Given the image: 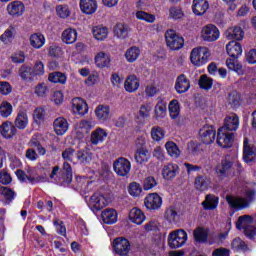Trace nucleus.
I'll use <instances>...</instances> for the list:
<instances>
[{"instance_id": "nucleus-1", "label": "nucleus", "mask_w": 256, "mask_h": 256, "mask_svg": "<svg viewBox=\"0 0 256 256\" xmlns=\"http://www.w3.org/2000/svg\"><path fill=\"white\" fill-rule=\"evenodd\" d=\"M77 158V152L74 148H66L62 151V159L65 161L63 163V167L61 170L60 176L57 175L59 173V166H54L52 168V172L50 174V179L52 183H55L56 185H62L65 187V185H69L71 181H73V169L71 168V164L77 165L76 162Z\"/></svg>"}, {"instance_id": "nucleus-2", "label": "nucleus", "mask_w": 256, "mask_h": 256, "mask_svg": "<svg viewBox=\"0 0 256 256\" xmlns=\"http://www.w3.org/2000/svg\"><path fill=\"white\" fill-rule=\"evenodd\" d=\"M28 146L30 148L26 150L25 157L26 159H29V161H37L39 155L44 156L47 154V150L41 145V141L37 139V136L31 138Z\"/></svg>"}, {"instance_id": "nucleus-3", "label": "nucleus", "mask_w": 256, "mask_h": 256, "mask_svg": "<svg viewBox=\"0 0 256 256\" xmlns=\"http://www.w3.org/2000/svg\"><path fill=\"white\" fill-rule=\"evenodd\" d=\"M187 243V232L183 229L174 230L168 235V245L170 249H179Z\"/></svg>"}, {"instance_id": "nucleus-4", "label": "nucleus", "mask_w": 256, "mask_h": 256, "mask_svg": "<svg viewBox=\"0 0 256 256\" xmlns=\"http://www.w3.org/2000/svg\"><path fill=\"white\" fill-rule=\"evenodd\" d=\"M210 55L211 54L207 47L194 48L190 55V61L193 65H197L199 67L201 65H205V63L209 61Z\"/></svg>"}, {"instance_id": "nucleus-5", "label": "nucleus", "mask_w": 256, "mask_h": 256, "mask_svg": "<svg viewBox=\"0 0 256 256\" xmlns=\"http://www.w3.org/2000/svg\"><path fill=\"white\" fill-rule=\"evenodd\" d=\"M166 45L172 51H179L185 45L183 37L179 36L175 30H168L165 33Z\"/></svg>"}, {"instance_id": "nucleus-6", "label": "nucleus", "mask_w": 256, "mask_h": 256, "mask_svg": "<svg viewBox=\"0 0 256 256\" xmlns=\"http://www.w3.org/2000/svg\"><path fill=\"white\" fill-rule=\"evenodd\" d=\"M113 169L118 177H127L131 173V161L125 157H119L113 162Z\"/></svg>"}, {"instance_id": "nucleus-7", "label": "nucleus", "mask_w": 256, "mask_h": 256, "mask_svg": "<svg viewBox=\"0 0 256 256\" xmlns=\"http://www.w3.org/2000/svg\"><path fill=\"white\" fill-rule=\"evenodd\" d=\"M112 247L118 256H129V252L131 251V242L127 240V238L118 237L115 238Z\"/></svg>"}, {"instance_id": "nucleus-8", "label": "nucleus", "mask_w": 256, "mask_h": 256, "mask_svg": "<svg viewBox=\"0 0 256 256\" xmlns=\"http://www.w3.org/2000/svg\"><path fill=\"white\" fill-rule=\"evenodd\" d=\"M217 143L224 149H229L233 146L234 136L232 132H228L225 128L218 129Z\"/></svg>"}, {"instance_id": "nucleus-9", "label": "nucleus", "mask_w": 256, "mask_h": 256, "mask_svg": "<svg viewBox=\"0 0 256 256\" xmlns=\"http://www.w3.org/2000/svg\"><path fill=\"white\" fill-rule=\"evenodd\" d=\"M145 207L152 211H157V209H161L163 205V198L159 196L157 193H150L148 197L144 200Z\"/></svg>"}, {"instance_id": "nucleus-10", "label": "nucleus", "mask_w": 256, "mask_h": 256, "mask_svg": "<svg viewBox=\"0 0 256 256\" xmlns=\"http://www.w3.org/2000/svg\"><path fill=\"white\" fill-rule=\"evenodd\" d=\"M89 207L92 211H101V209L107 207V199L103 194L96 192L90 198Z\"/></svg>"}, {"instance_id": "nucleus-11", "label": "nucleus", "mask_w": 256, "mask_h": 256, "mask_svg": "<svg viewBox=\"0 0 256 256\" xmlns=\"http://www.w3.org/2000/svg\"><path fill=\"white\" fill-rule=\"evenodd\" d=\"M216 130L213 126L206 125L199 131V136L205 145H211L215 141Z\"/></svg>"}, {"instance_id": "nucleus-12", "label": "nucleus", "mask_w": 256, "mask_h": 256, "mask_svg": "<svg viewBox=\"0 0 256 256\" xmlns=\"http://www.w3.org/2000/svg\"><path fill=\"white\" fill-rule=\"evenodd\" d=\"M202 39L208 42L217 41L219 39V29L212 24L206 25L202 29Z\"/></svg>"}, {"instance_id": "nucleus-13", "label": "nucleus", "mask_w": 256, "mask_h": 256, "mask_svg": "<svg viewBox=\"0 0 256 256\" xmlns=\"http://www.w3.org/2000/svg\"><path fill=\"white\" fill-rule=\"evenodd\" d=\"M7 11L12 17H21L25 13V4L21 1H13L8 4Z\"/></svg>"}, {"instance_id": "nucleus-14", "label": "nucleus", "mask_w": 256, "mask_h": 256, "mask_svg": "<svg viewBox=\"0 0 256 256\" xmlns=\"http://www.w3.org/2000/svg\"><path fill=\"white\" fill-rule=\"evenodd\" d=\"M95 115L101 123L109 121L111 119V107L109 105L100 104L95 109Z\"/></svg>"}, {"instance_id": "nucleus-15", "label": "nucleus", "mask_w": 256, "mask_h": 256, "mask_svg": "<svg viewBox=\"0 0 256 256\" xmlns=\"http://www.w3.org/2000/svg\"><path fill=\"white\" fill-rule=\"evenodd\" d=\"M190 88H191V82L189 81V79H187L185 74H180L176 78V82H175L176 91L181 95L183 93H187V91H189Z\"/></svg>"}, {"instance_id": "nucleus-16", "label": "nucleus", "mask_w": 256, "mask_h": 256, "mask_svg": "<svg viewBox=\"0 0 256 256\" xmlns=\"http://www.w3.org/2000/svg\"><path fill=\"white\" fill-rule=\"evenodd\" d=\"M72 111L75 115H85L89 111L87 102L81 98L72 99Z\"/></svg>"}, {"instance_id": "nucleus-17", "label": "nucleus", "mask_w": 256, "mask_h": 256, "mask_svg": "<svg viewBox=\"0 0 256 256\" xmlns=\"http://www.w3.org/2000/svg\"><path fill=\"white\" fill-rule=\"evenodd\" d=\"M53 127L56 135H65L69 131V122L63 117H58L54 120Z\"/></svg>"}, {"instance_id": "nucleus-18", "label": "nucleus", "mask_w": 256, "mask_h": 256, "mask_svg": "<svg viewBox=\"0 0 256 256\" xmlns=\"http://www.w3.org/2000/svg\"><path fill=\"white\" fill-rule=\"evenodd\" d=\"M256 157V148L249 145V140L244 139V149H243V160L244 163H252L255 161Z\"/></svg>"}, {"instance_id": "nucleus-19", "label": "nucleus", "mask_w": 256, "mask_h": 256, "mask_svg": "<svg viewBox=\"0 0 256 256\" xmlns=\"http://www.w3.org/2000/svg\"><path fill=\"white\" fill-rule=\"evenodd\" d=\"M231 167H233V163L226 158L221 161L220 164H217L215 168V172L217 177L220 179H225L227 177V173H229Z\"/></svg>"}, {"instance_id": "nucleus-20", "label": "nucleus", "mask_w": 256, "mask_h": 256, "mask_svg": "<svg viewBox=\"0 0 256 256\" xmlns=\"http://www.w3.org/2000/svg\"><path fill=\"white\" fill-rule=\"evenodd\" d=\"M220 129H224V131H235L239 129V116L237 114H231L227 116L224 120V126Z\"/></svg>"}, {"instance_id": "nucleus-21", "label": "nucleus", "mask_w": 256, "mask_h": 256, "mask_svg": "<svg viewBox=\"0 0 256 256\" xmlns=\"http://www.w3.org/2000/svg\"><path fill=\"white\" fill-rule=\"evenodd\" d=\"M226 51L232 59H239L240 55L243 53V47L236 41H230L226 45Z\"/></svg>"}, {"instance_id": "nucleus-22", "label": "nucleus", "mask_w": 256, "mask_h": 256, "mask_svg": "<svg viewBox=\"0 0 256 256\" xmlns=\"http://www.w3.org/2000/svg\"><path fill=\"white\" fill-rule=\"evenodd\" d=\"M209 10V2L207 0H193L192 11L195 15H205Z\"/></svg>"}, {"instance_id": "nucleus-23", "label": "nucleus", "mask_w": 256, "mask_h": 256, "mask_svg": "<svg viewBox=\"0 0 256 256\" xmlns=\"http://www.w3.org/2000/svg\"><path fill=\"white\" fill-rule=\"evenodd\" d=\"M140 86L141 82L135 75L128 76L124 82V88L127 93H135V91H137Z\"/></svg>"}, {"instance_id": "nucleus-24", "label": "nucleus", "mask_w": 256, "mask_h": 256, "mask_svg": "<svg viewBox=\"0 0 256 256\" xmlns=\"http://www.w3.org/2000/svg\"><path fill=\"white\" fill-rule=\"evenodd\" d=\"M177 173H179V165L177 164L169 163L162 169V175L167 181L175 179V177H177Z\"/></svg>"}, {"instance_id": "nucleus-25", "label": "nucleus", "mask_w": 256, "mask_h": 256, "mask_svg": "<svg viewBox=\"0 0 256 256\" xmlns=\"http://www.w3.org/2000/svg\"><path fill=\"white\" fill-rule=\"evenodd\" d=\"M194 187L197 191H207L211 187V178L207 175H198L194 181Z\"/></svg>"}, {"instance_id": "nucleus-26", "label": "nucleus", "mask_w": 256, "mask_h": 256, "mask_svg": "<svg viewBox=\"0 0 256 256\" xmlns=\"http://www.w3.org/2000/svg\"><path fill=\"white\" fill-rule=\"evenodd\" d=\"M107 138V132L103 128H96L91 132L90 135V143L91 145H99V143H103Z\"/></svg>"}, {"instance_id": "nucleus-27", "label": "nucleus", "mask_w": 256, "mask_h": 256, "mask_svg": "<svg viewBox=\"0 0 256 256\" xmlns=\"http://www.w3.org/2000/svg\"><path fill=\"white\" fill-rule=\"evenodd\" d=\"M226 201L232 209H245L249 207V202L245 198H237L235 196H226Z\"/></svg>"}, {"instance_id": "nucleus-28", "label": "nucleus", "mask_w": 256, "mask_h": 256, "mask_svg": "<svg viewBox=\"0 0 256 256\" xmlns=\"http://www.w3.org/2000/svg\"><path fill=\"white\" fill-rule=\"evenodd\" d=\"M80 9L85 15H93L97 11V0H80Z\"/></svg>"}, {"instance_id": "nucleus-29", "label": "nucleus", "mask_w": 256, "mask_h": 256, "mask_svg": "<svg viewBox=\"0 0 256 256\" xmlns=\"http://www.w3.org/2000/svg\"><path fill=\"white\" fill-rule=\"evenodd\" d=\"M0 133L5 139H11V137L17 135V127L11 122H4L0 126Z\"/></svg>"}, {"instance_id": "nucleus-30", "label": "nucleus", "mask_w": 256, "mask_h": 256, "mask_svg": "<svg viewBox=\"0 0 256 256\" xmlns=\"http://www.w3.org/2000/svg\"><path fill=\"white\" fill-rule=\"evenodd\" d=\"M101 218L106 225H113V223H117V211L112 208H106L102 211Z\"/></svg>"}, {"instance_id": "nucleus-31", "label": "nucleus", "mask_w": 256, "mask_h": 256, "mask_svg": "<svg viewBox=\"0 0 256 256\" xmlns=\"http://www.w3.org/2000/svg\"><path fill=\"white\" fill-rule=\"evenodd\" d=\"M226 38L231 41V39H235L236 41H241L243 37H245V32L239 26L231 27L225 32Z\"/></svg>"}, {"instance_id": "nucleus-32", "label": "nucleus", "mask_w": 256, "mask_h": 256, "mask_svg": "<svg viewBox=\"0 0 256 256\" xmlns=\"http://www.w3.org/2000/svg\"><path fill=\"white\" fill-rule=\"evenodd\" d=\"M91 161H93V153L89 150L82 149L76 152V164L89 165Z\"/></svg>"}, {"instance_id": "nucleus-33", "label": "nucleus", "mask_w": 256, "mask_h": 256, "mask_svg": "<svg viewBox=\"0 0 256 256\" xmlns=\"http://www.w3.org/2000/svg\"><path fill=\"white\" fill-rule=\"evenodd\" d=\"M193 234L195 241L198 243H209V229L197 227Z\"/></svg>"}, {"instance_id": "nucleus-34", "label": "nucleus", "mask_w": 256, "mask_h": 256, "mask_svg": "<svg viewBox=\"0 0 256 256\" xmlns=\"http://www.w3.org/2000/svg\"><path fill=\"white\" fill-rule=\"evenodd\" d=\"M62 41L66 45H73L77 41V30L72 28H67L62 32Z\"/></svg>"}, {"instance_id": "nucleus-35", "label": "nucleus", "mask_w": 256, "mask_h": 256, "mask_svg": "<svg viewBox=\"0 0 256 256\" xmlns=\"http://www.w3.org/2000/svg\"><path fill=\"white\" fill-rule=\"evenodd\" d=\"M95 65L96 67H99L100 69H103L105 67H109L111 64V57L105 52H99L95 58Z\"/></svg>"}, {"instance_id": "nucleus-36", "label": "nucleus", "mask_w": 256, "mask_h": 256, "mask_svg": "<svg viewBox=\"0 0 256 256\" xmlns=\"http://www.w3.org/2000/svg\"><path fill=\"white\" fill-rule=\"evenodd\" d=\"M217 205H219V198L213 194L206 195L205 201L202 202V207L206 211H212L213 209H216Z\"/></svg>"}, {"instance_id": "nucleus-37", "label": "nucleus", "mask_w": 256, "mask_h": 256, "mask_svg": "<svg viewBox=\"0 0 256 256\" xmlns=\"http://www.w3.org/2000/svg\"><path fill=\"white\" fill-rule=\"evenodd\" d=\"M231 248L233 251H242V253H247V251H251V247L247 242L243 241L240 237H236L232 240Z\"/></svg>"}, {"instance_id": "nucleus-38", "label": "nucleus", "mask_w": 256, "mask_h": 256, "mask_svg": "<svg viewBox=\"0 0 256 256\" xmlns=\"http://www.w3.org/2000/svg\"><path fill=\"white\" fill-rule=\"evenodd\" d=\"M251 225H253V217H251L250 215L240 216L238 218V221L236 222V228L239 231H245L246 229L251 227Z\"/></svg>"}, {"instance_id": "nucleus-39", "label": "nucleus", "mask_w": 256, "mask_h": 256, "mask_svg": "<svg viewBox=\"0 0 256 256\" xmlns=\"http://www.w3.org/2000/svg\"><path fill=\"white\" fill-rule=\"evenodd\" d=\"M129 219L130 221H132V223H135L136 225H141V223L145 221V214L143 213V211H141V209L133 208L132 210H130Z\"/></svg>"}, {"instance_id": "nucleus-40", "label": "nucleus", "mask_w": 256, "mask_h": 256, "mask_svg": "<svg viewBox=\"0 0 256 256\" xmlns=\"http://www.w3.org/2000/svg\"><path fill=\"white\" fill-rule=\"evenodd\" d=\"M134 159L136 163L139 165H143V163H147L149 161V150L147 148H138L135 152Z\"/></svg>"}, {"instance_id": "nucleus-41", "label": "nucleus", "mask_w": 256, "mask_h": 256, "mask_svg": "<svg viewBox=\"0 0 256 256\" xmlns=\"http://www.w3.org/2000/svg\"><path fill=\"white\" fill-rule=\"evenodd\" d=\"M165 149L170 157H172L173 159H179L181 155V150L179 149V146H177L175 142H166Z\"/></svg>"}, {"instance_id": "nucleus-42", "label": "nucleus", "mask_w": 256, "mask_h": 256, "mask_svg": "<svg viewBox=\"0 0 256 256\" xmlns=\"http://www.w3.org/2000/svg\"><path fill=\"white\" fill-rule=\"evenodd\" d=\"M30 45L34 49H41L45 45V36L41 33H34L30 36Z\"/></svg>"}, {"instance_id": "nucleus-43", "label": "nucleus", "mask_w": 256, "mask_h": 256, "mask_svg": "<svg viewBox=\"0 0 256 256\" xmlns=\"http://www.w3.org/2000/svg\"><path fill=\"white\" fill-rule=\"evenodd\" d=\"M27 125H29V116L25 112H19L14 121V126L17 129H27Z\"/></svg>"}, {"instance_id": "nucleus-44", "label": "nucleus", "mask_w": 256, "mask_h": 256, "mask_svg": "<svg viewBox=\"0 0 256 256\" xmlns=\"http://www.w3.org/2000/svg\"><path fill=\"white\" fill-rule=\"evenodd\" d=\"M114 35L118 37V39H126L129 35V26L123 23L116 24L114 26Z\"/></svg>"}, {"instance_id": "nucleus-45", "label": "nucleus", "mask_w": 256, "mask_h": 256, "mask_svg": "<svg viewBox=\"0 0 256 256\" xmlns=\"http://www.w3.org/2000/svg\"><path fill=\"white\" fill-rule=\"evenodd\" d=\"M229 236V232L218 233L214 235H210L208 237V244L210 245H223L225 239Z\"/></svg>"}, {"instance_id": "nucleus-46", "label": "nucleus", "mask_w": 256, "mask_h": 256, "mask_svg": "<svg viewBox=\"0 0 256 256\" xmlns=\"http://www.w3.org/2000/svg\"><path fill=\"white\" fill-rule=\"evenodd\" d=\"M50 83H60V85H65L67 83V75L63 72H52L48 76Z\"/></svg>"}, {"instance_id": "nucleus-47", "label": "nucleus", "mask_w": 256, "mask_h": 256, "mask_svg": "<svg viewBox=\"0 0 256 256\" xmlns=\"http://www.w3.org/2000/svg\"><path fill=\"white\" fill-rule=\"evenodd\" d=\"M139 55H141V50L136 46L130 47L125 53L128 63H135L139 59Z\"/></svg>"}, {"instance_id": "nucleus-48", "label": "nucleus", "mask_w": 256, "mask_h": 256, "mask_svg": "<svg viewBox=\"0 0 256 256\" xmlns=\"http://www.w3.org/2000/svg\"><path fill=\"white\" fill-rule=\"evenodd\" d=\"M164 217L169 223H177L179 221V212H177V208L170 206L166 209Z\"/></svg>"}, {"instance_id": "nucleus-49", "label": "nucleus", "mask_w": 256, "mask_h": 256, "mask_svg": "<svg viewBox=\"0 0 256 256\" xmlns=\"http://www.w3.org/2000/svg\"><path fill=\"white\" fill-rule=\"evenodd\" d=\"M92 33H93L95 39H97V41H103V39H107L109 30L107 29V27L95 26L92 29Z\"/></svg>"}, {"instance_id": "nucleus-50", "label": "nucleus", "mask_w": 256, "mask_h": 256, "mask_svg": "<svg viewBox=\"0 0 256 256\" xmlns=\"http://www.w3.org/2000/svg\"><path fill=\"white\" fill-rule=\"evenodd\" d=\"M171 119H177L179 113H181V106L178 100H172L168 106Z\"/></svg>"}, {"instance_id": "nucleus-51", "label": "nucleus", "mask_w": 256, "mask_h": 256, "mask_svg": "<svg viewBox=\"0 0 256 256\" xmlns=\"http://www.w3.org/2000/svg\"><path fill=\"white\" fill-rule=\"evenodd\" d=\"M18 74H19V77L23 79V81H29V79L33 77V68H31V66L22 65L19 68Z\"/></svg>"}, {"instance_id": "nucleus-52", "label": "nucleus", "mask_w": 256, "mask_h": 256, "mask_svg": "<svg viewBox=\"0 0 256 256\" xmlns=\"http://www.w3.org/2000/svg\"><path fill=\"white\" fill-rule=\"evenodd\" d=\"M198 85H199L200 89H205L206 91H209V89H211V87H213V78H210L207 75H202V76H200Z\"/></svg>"}, {"instance_id": "nucleus-53", "label": "nucleus", "mask_w": 256, "mask_h": 256, "mask_svg": "<svg viewBox=\"0 0 256 256\" xmlns=\"http://www.w3.org/2000/svg\"><path fill=\"white\" fill-rule=\"evenodd\" d=\"M226 66L230 71H235L238 75H243V66L238 62H235L234 59L228 58L226 60Z\"/></svg>"}, {"instance_id": "nucleus-54", "label": "nucleus", "mask_w": 256, "mask_h": 256, "mask_svg": "<svg viewBox=\"0 0 256 256\" xmlns=\"http://www.w3.org/2000/svg\"><path fill=\"white\" fill-rule=\"evenodd\" d=\"M157 185H159V183L155 177L147 176L143 182V189L144 191H150V189H154V187H157Z\"/></svg>"}, {"instance_id": "nucleus-55", "label": "nucleus", "mask_w": 256, "mask_h": 256, "mask_svg": "<svg viewBox=\"0 0 256 256\" xmlns=\"http://www.w3.org/2000/svg\"><path fill=\"white\" fill-rule=\"evenodd\" d=\"M151 137L153 141H161V139H165V130L159 126L153 127L151 130Z\"/></svg>"}, {"instance_id": "nucleus-56", "label": "nucleus", "mask_w": 256, "mask_h": 256, "mask_svg": "<svg viewBox=\"0 0 256 256\" xmlns=\"http://www.w3.org/2000/svg\"><path fill=\"white\" fill-rule=\"evenodd\" d=\"M136 18L140 21H146V23H155V15L149 14L145 11H138L136 12Z\"/></svg>"}, {"instance_id": "nucleus-57", "label": "nucleus", "mask_w": 256, "mask_h": 256, "mask_svg": "<svg viewBox=\"0 0 256 256\" xmlns=\"http://www.w3.org/2000/svg\"><path fill=\"white\" fill-rule=\"evenodd\" d=\"M187 151L190 155H193L194 157L199 155L203 149H201V144L197 142H189L187 145Z\"/></svg>"}, {"instance_id": "nucleus-58", "label": "nucleus", "mask_w": 256, "mask_h": 256, "mask_svg": "<svg viewBox=\"0 0 256 256\" xmlns=\"http://www.w3.org/2000/svg\"><path fill=\"white\" fill-rule=\"evenodd\" d=\"M13 113V106L9 102H2L0 105L1 117H9Z\"/></svg>"}, {"instance_id": "nucleus-59", "label": "nucleus", "mask_w": 256, "mask_h": 256, "mask_svg": "<svg viewBox=\"0 0 256 256\" xmlns=\"http://www.w3.org/2000/svg\"><path fill=\"white\" fill-rule=\"evenodd\" d=\"M33 117H34L35 123H37L38 125H41V123H43V121H45V109L36 108L34 110Z\"/></svg>"}, {"instance_id": "nucleus-60", "label": "nucleus", "mask_w": 256, "mask_h": 256, "mask_svg": "<svg viewBox=\"0 0 256 256\" xmlns=\"http://www.w3.org/2000/svg\"><path fill=\"white\" fill-rule=\"evenodd\" d=\"M56 13L60 16L61 19H67L71 15V11L69 10V6L67 5H59L56 7Z\"/></svg>"}, {"instance_id": "nucleus-61", "label": "nucleus", "mask_w": 256, "mask_h": 256, "mask_svg": "<svg viewBox=\"0 0 256 256\" xmlns=\"http://www.w3.org/2000/svg\"><path fill=\"white\" fill-rule=\"evenodd\" d=\"M143 189L141 188V185L137 182H132L129 185V193L132 195V197H139L141 195V192Z\"/></svg>"}, {"instance_id": "nucleus-62", "label": "nucleus", "mask_w": 256, "mask_h": 256, "mask_svg": "<svg viewBox=\"0 0 256 256\" xmlns=\"http://www.w3.org/2000/svg\"><path fill=\"white\" fill-rule=\"evenodd\" d=\"M167 113V104L164 102H158L155 106V115L156 117H165Z\"/></svg>"}, {"instance_id": "nucleus-63", "label": "nucleus", "mask_w": 256, "mask_h": 256, "mask_svg": "<svg viewBox=\"0 0 256 256\" xmlns=\"http://www.w3.org/2000/svg\"><path fill=\"white\" fill-rule=\"evenodd\" d=\"M183 10L180 7H171L169 9V17L177 21V19H182Z\"/></svg>"}, {"instance_id": "nucleus-64", "label": "nucleus", "mask_w": 256, "mask_h": 256, "mask_svg": "<svg viewBox=\"0 0 256 256\" xmlns=\"http://www.w3.org/2000/svg\"><path fill=\"white\" fill-rule=\"evenodd\" d=\"M78 129H82V131H85V133H89L93 127H95V124L89 120H81L77 124Z\"/></svg>"}]
</instances>
